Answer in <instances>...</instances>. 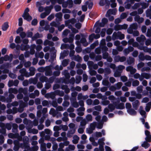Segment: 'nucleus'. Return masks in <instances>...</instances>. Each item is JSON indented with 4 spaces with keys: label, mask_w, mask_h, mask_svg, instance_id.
<instances>
[{
    "label": "nucleus",
    "mask_w": 151,
    "mask_h": 151,
    "mask_svg": "<svg viewBox=\"0 0 151 151\" xmlns=\"http://www.w3.org/2000/svg\"><path fill=\"white\" fill-rule=\"evenodd\" d=\"M19 72L20 73H21V74L23 75L26 77H29L28 72L27 71L25 68H22L20 69L19 70Z\"/></svg>",
    "instance_id": "5701e85b"
},
{
    "label": "nucleus",
    "mask_w": 151,
    "mask_h": 151,
    "mask_svg": "<svg viewBox=\"0 0 151 151\" xmlns=\"http://www.w3.org/2000/svg\"><path fill=\"white\" fill-rule=\"evenodd\" d=\"M146 39L145 37L143 35H141L139 37H137L136 39V40L139 42H144Z\"/></svg>",
    "instance_id": "cd10ccee"
},
{
    "label": "nucleus",
    "mask_w": 151,
    "mask_h": 151,
    "mask_svg": "<svg viewBox=\"0 0 151 151\" xmlns=\"http://www.w3.org/2000/svg\"><path fill=\"white\" fill-rule=\"evenodd\" d=\"M134 20L139 23H141L143 21L144 19L142 17H140L139 15H137L134 17Z\"/></svg>",
    "instance_id": "ea45409f"
},
{
    "label": "nucleus",
    "mask_w": 151,
    "mask_h": 151,
    "mask_svg": "<svg viewBox=\"0 0 151 151\" xmlns=\"http://www.w3.org/2000/svg\"><path fill=\"white\" fill-rule=\"evenodd\" d=\"M52 9V6H47L44 8V10L45 11V13L47 15H48L51 12V9Z\"/></svg>",
    "instance_id": "e433bc0d"
},
{
    "label": "nucleus",
    "mask_w": 151,
    "mask_h": 151,
    "mask_svg": "<svg viewBox=\"0 0 151 151\" xmlns=\"http://www.w3.org/2000/svg\"><path fill=\"white\" fill-rule=\"evenodd\" d=\"M105 140L104 138H102L99 139L98 141V143L99 145V148L101 151H104V149L103 145L104 144V141Z\"/></svg>",
    "instance_id": "f8f14e48"
},
{
    "label": "nucleus",
    "mask_w": 151,
    "mask_h": 151,
    "mask_svg": "<svg viewBox=\"0 0 151 151\" xmlns=\"http://www.w3.org/2000/svg\"><path fill=\"white\" fill-rule=\"evenodd\" d=\"M87 122L85 119H83L80 122V126L85 127Z\"/></svg>",
    "instance_id": "e2e57ef3"
},
{
    "label": "nucleus",
    "mask_w": 151,
    "mask_h": 151,
    "mask_svg": "<svg viewBox=\"0 0 151 151\" xmlns=\"http://www.w3.org/2000/svg\"><path fill=\"white\" fill-rule=\"evenodd\" d=\"M63 41L65 43L69 42L71 43L73 41V37H70L69 38H65L63 40Z\"/></svg>",
    "instance_id": "c756f323"
},
{
    "label": "nucleus",
    "mask_w": 151,
    "mask_h": 151,
    "mask_svg": "<svg viewBox=\"0 0 151 151\" xmlns=\"http://www.w3.org/2000/svg\"><path fill=\"white\" fill-rule=\"evenodd\" d=\"M55 94L56 95H58L59 96L62 97L65 94L64 92L60 90H56L54 91Z\"/></svg>",
    "instance_id": "473e14b6"
},
{
    "label": "nucleus",
    "mask_w": 151,
    "mask_h": 151,
    "mask_svg": "<svg viewBox=\"0 0 151 151\" xmlns=\"http://www.w3.org/2000/svg\"><path fill=\"white\" fill-rule=\"evenodd\" d=\"M127 31L129 34H132L134 37L138 36L139 35V32L137 30H134L129 27L128 28Z\"/></svg>",
    "instance_id": "0eeeda50"
},
{
    "label": "nucleus",
    "mask_w": 151,
    "mask_h": 151,
    "mask_svg": "<svg viewBox=\"0 0 151 151\" xmlns=\"http://www.w3.org/2000/svg\"><path fill=\"white\" fill-rule=\"evenodd\" d=\"M124 38V35L122 34L121 32H114L113 33L112 35V40H114L116 39H119L122 40Z\"/></svg>",
    "instance_id": "f03ea898"
},
{
    "label": "nucleus",
    "mask_w": 151,
    "mask_h": 151,
    "mask_svg": "<svg viewBox=\"0 0 151 151\" xmlns=\"http://www.w3.org/2000/svg\"><path fill=\"white\" fill-rule=\"evenodd\" d=\"M134 48L131 46H129L127 48L123 50V52L124 54L127 55L129 52H132L134 50Z\"/></svg>",
    "instance_id": "a211bd4d"
},
{
    "label": "nucleus",
    "mask_w": 151,
    "mask_h": 151,
    "mask_svg": "<svg viewBox=\"0 0 151 151\" xmlns=\"http://www.w3.org/2000/svg\"><path fill=\"white\" fill-rule=\"evenodd\" d=\"M128 27V25L124 24L123 25H116L114 27V29L116 31H118L122 29H126Z\"/></svg>",
    "instance_id": "9d476101"
},
{
    "label": "nucleus",
    "mask_w": 151,
    "mask_h": 151,
    "mask_svg": "<svg viewBox=\"0 0 151 151\" xmlns=\"http://www.w3.org/2000/svg\"><path fill=\"white\" fill-rule=\"evenodd\" d=\"M62 16V14L61 12H58L56 13L55 15L56 17L55 19L56 21L58 22L61 21Z\"/></svg>",
    "instance_id": "c85d7f7f"
},
{
    "label": "nucleus",
    "mask_w": 151,
    "mask_h": 151,
    "mask_svg": "<svg viewBox=\"0 0 151 151\" xmlns=\"http://www.w3.org/2000/svg\"><path fill=\"white\" fill-rule=\"evenodd\" d=\"M53 130L55 132L53 134V135L55 137H57L59 135L60 133L58 131L60 130L59 127L58 126H55L53 127Z\"/></svg>",
    "instance_id": "aec40b11"
},
{
    "label": "nucleus",
    "mask_w": 151,
    "mask_h": 151,
    "mask_svg": "<svg viewBox=\"0 0 151 151\" xmlns=\"http://www.w3.org/2000/svg\"><path fill=\"white\" fill-rule=\"evenodd\" d=\"M129 80H130L131 81H133V82H132V85L133 86H138L139 84V81L137 80H133V79L132 78L129 79Z\"/></svg>",
    "instance_id": "6e6d98bb"
},
{
    "label": "nucleus",
    "mask_w": 151,
    "mask_h": 151,
    "mask_svg": "<svg viewBox=\"0 0 151 151\" xmlns=\"http://www.w3.org/2000/svg\"><path fill=\"white\" fill-rule=\"evenodd\" d=\"M23 123L26 125V128L28 130L32 128L33 127L32 122L30 120L25 118L23 120Z\"/></svg>",
    "instance_id": "20e7f679"
},
{
    "label": "nucleus",
    "mask_w": 151,
    "mask_h": 151,
    "mask_svg": "<svg viewBox=\"0 0 151 151\" xmlns=\"http://www.w3.org/2000/svg\"><path fill=\"white\" fill-rule=\"evenodd\" d=\"M29 84H32L35 85L37 82L38 80L37 78H31L29 80Z\"/></svg>",
    "instance_id": "4c0bfd02"
},
{
    "label": "nucleus",
    "mask_w": 151,
    "mask_h": 151,
    "mask_svg": "<svg viewBox=\"0 0 151 151\" xmlns=\"http://www.w3.org/2000/svg\"><path fill=\"white\" fill-rule=\"evenodd\" d=\"M150 132L148 130H146L145 131V134L146 136L145 139V140L150 142L151 141V134H150Z\"/></svg>",
    "instance_id": "4be33fe9"
},
{
    "label": "nucleus",
    "mask_w": 151,
    "mask_h": 151,
    "mask_svg": "<svg viewBox=\"0 0 151 151\" xmlns=\"http://www.w3.org/2000/svg\"><path fill=\"white\" fill-rule=\"evenodd\" d=\"M28 133H32L33 134H37L38 132V130L35 129L30 128L27 130Z\"/></svg>",
    "instance_id": "3c124183"
},
{
    "label": "nucleus",
    "mask_w": 151,
    "mask_h": 151,
    "mask_svg": "<svg viewBox=\"0 0 151 151\" xmlns=\"http://www.w3.org/2000/svg\"><path fill=\"white\" fill-rule=\"evenodd\" d=\"M127 111L128 113L131 115H135L137 114V112L132 108L128 109Z\"/></svg>",
    "instance_id": "49530a36"
},
{
    "label": "nucleus",
    "mask_w": 151,
    "mask_h": 151,
    "mask_svg": "<svg viewBox=\"0 0 151 151\" xmlns=\"http://www.w3.org/2000/svg\"><path fill=\"white\" fill-rule=\"evenodd\" d=\"M22 141L23 143H21V147L22 148L25 149L27 147H29V138L27 136L24 137Z\"/></svg>",
    "instance_id": "7ed1b4c3"
},
{
    "label": "nucleus",
    "mask_w": 151,
    "mask_h": 151,
    "mask_svg": "<svg viewBox=\"0 0 151 151\" xmlns=\"http://www.w3.org/2000/svg\"><path fill=\"white\" fill-rule=\"evenodd\" d=\"M39 147L37 145H35L30 147L29 145V147H27L25 149H27V150L28 151H37Z\"/></svg>",
    "instance_id": "a878e982"
},
{
    "label": "nucleus",
    "mask_w": 151,
    "mask_h": 151,
    "mask_svg": "<svg viewBox=\"0 0 151 151\" xmlns=\"http://www.w3.org/2000/svg\"><path fill=\"white\" fill-rule=\"evenodd\" d=\"M122 85L123 84L121 82H119L115 84L114 85V86H115L116 90H119L121 87Z\"/></svg>",
    "instance_id": "69168bd1"
},
{
    "label": "nucleus",
    "mask_w": 151,
    "mask_h": 151,
    "mask_svg": "<svg viewBox=\"0 0 151 151\" xmlns=\"http://www.w3.org/2000/svg\"><path fill=\"white\" fill-rule=\"evenodd\" d=\"M8 23L7 22H5L2 26V29L4 31H6L8 29Z\"/></svg>",
    "instance_id": "0e129e2a"
},
{
    "label": "nucleus",
    "mask_w": 151,
    "mask_h": 151,
    "mask_svg": "<svg viewBox=\"0 0 151 151\" xmlns=\"http://www.w3.org/2000/svg\"><path fill=\"white\" fill-rule=\"evenodd\" d=\"M134 59L132 57H129L127 60V62L128 64H134Z\"/></svg>",
    "instance_id": "a19ab883"
},
{
    "label": "nucleus",
    "mask_w": 151,
    "mask_h": 151,
    "mask_svg": "<svg viewBox=\"0 0 151 151\" xmlns=\"http://www.w3.org/2000/svg\"><path fill=\"white\" fill-rule=\"evenodd\" d=\"M73 144H77L79 139V137L76 135H75L73 137Z\"/></svg>",
    "instance_id": "8fccbe9b"
},
{
    "label": "nucleus",
    "mask_w": 151,
    "mask_h": 151,
    "mask_svg": "<svg viewBox=\"0 0 151 151\" xmlns=\"http://www.w3.org/2000/svg\"><path fill=\"white\" fill-rule=\"evenodd\" d=\"M17 133L13 134V133H10L8 134V137L9 138H12V139H14L16 138L17 137Z\"/></svg>",
    "instance_id": "774afa93"
},
{
    "label": "nucleus",
    "mask_w": 151,
    "mask_h": 151,
    "mask_svg": "<svg viewBox=\"0 0 151 151\" xmlns=\"http://www.w3.org/2000/svg\"><path fill=\"white\" fill-rule=\"evenodd\" d=\"M62 74L64 76L66 79H69L70 77L69 73L67 70H65L62 72Z\"/></svg>",
    "instance_id": "de8ad7c7"
},
{
    "label": "nucleus",
    "mask_w": 151,
    "mask_h": 151,
    "mask_svg": "<svg viewBox=\"0 0 151 151\" xmlns=\"http://www.w3.org/2000/svg\"><path fill=\"white\" fill-rule=\"evenodd\" d=\"M60 130L62 129L63 130L66 131H67L68 129V126L66 125H61L60 126H58Z\"/></svg>",
    "instance_id": "680f3d73"
},
{
    "label": "nucleus",
    "mask_w": 151,
    "mask_h": 151,
    "mask_svg": "<svg viewBox=\"0 0 151 151\" xmlns=\"http://www.w3.org/2000/svg\"><path fill=\"white\" fill-rule=\"evenodd\" d=\"M126 70L128 72H130V74H134L137 71L135 68H134L132 66H131L127 67Z\"/></svg>",
    "instance_id": "6ab92c4d"
},
{
    "label": "nucleus",
    "mask_w": 151,
    "mask_h": 151,
    "mask_svg": "<svg viewBox=\"0 0 151 151\" xmlns=\"http://www.w3.org/2000/svg\"><path fill=\"white\" fill-rule=\"evenodd\" d=\"M75 79L74 77H72L69 81L64 80V83L66 84H68L69 83L73 85L75 83Z\"/></svg>",
    "instance_id": "f704fd0d"
},
{
    "label": "nucleus",
    "mask_w": 151,
    "mask_h": 151,
    "mask_svg": "<svg viewBox=\"0 0 151 151\" xmlns=\"http://www.w3.org/2000/svg\"><path fill=\"white\" fill-rule=\"evenodd\" d=\"M88 97V96L87 95H83L82 93H80L78 95L77 99L78 100H85L87 99Z\"/></svg>",
    "instance_id": "393cba45"
},
{
    "label": "nucleus",
    "mask_w": 151,
    "mask_h": 151,
    "mask_svg": "<svg viewBox=\"0 0 151 151\" xmlns=\"http://www.w3.org/2000/svg\"><path fill=\"white\" fill-rule=\"evenodd\" d=\"M80 42L81 43H82L83 45L85 46H87L88 44V43L86 41V39L84 37L81 38L80 40Z\"/></svg>",
    "instance_id": "4d7b16f0"
},
{
    "label": "nucleus",
    "mask_w": 151,
    "mask_h": 151,
    "mask_svg": "<svg viewBox=\"0 0 151 151\" xmlns=\"http://www.w3.org/2000/svg\"><path fill=\"white\" fill-rule=\"evenodd\" d=\"M45 97L47 99L50 98L52 99H54L55 97V94L54 91L48 93L46 94L45 95Z\"/></svg>",
    "instance_id": "dca6fc26"
},
{
    "label": "nucleus",
    "mask_w": 151,
    "mask_h": 151,
    "mask_svg": "<svg viewBox=\"0 0 151 151\" xmlns=\"http://www.w3.org/2000/svg\"><path fill=\"white\" fill-rule=\"evenodd\" d=\"M76 131V129H72L69 130L67 133V136L68 137H71L74 134Z\"/></svg>",
    "instance_id": "79ce46f5"
},
{
    "label": "nucleus",
    "mask_w": 151,
    "mask_h": 151,
    "mask_svg": "<svg viewBox=\"0 0 151 151\" xmlns=\"http://www.w3.org/2000/svg\"><path fill=\"white\" fill-rule=\"evenodd\" d=\"M48 80V78L44 75L41 76L39 79V80L42 83H43L45 82H47Z\"/></svg>",
    "instance_id": "09e8293b"
},
{
    "label": "nucleus",
    "mask_w": 151,
    "mask_h": 151,
    "mask_svg": "<svg viewBox=\"0 0 151 151\" xmlns=\"http://www.w3.org/2000/svg\"><path fill=\"white\" fill-rule=\"evenodd\" d=\"M74 48V45L73 44H71L69 45L68 44L63 43L61 44L60 48L62 50L64 49H70V50H73Z\"/></svg>",
    "instance_id": "1a4fd4ad"
},
{
    "label": "nucleus",
    "mask_w": 151,
    "mask_h": 151,
    "mask_svg": "<svg viewBox=\"0 0 151 151\" xmlns=\"http://www.w3.org/2000/svg\"><path fill=\"white\" fill-rule=\"evenodd\" d=\"M13 143L14 146L13 148V150L15 151H17L20 147L22 148L21 147V143L20 144L18 140H14V141Z\"/></svg>",
    "instance_id": "ddd939ff"
},
{
    "label": "nucleus",
    "mask_w": 151,
    "mask_h": 151,
    "mask_svg": "<svg viewBox=\"0 0 151 151\" xmlns=\"http://www.w3.org/2000/svg\"><path fill=\"white\" fill-rule=\"evenodd\" d=\"M102 84L104 86H108L110 83L107 78H104L102 81Z\"/></svg>",
    "instance_id": "5fc2aeb1"
},
{
    "label": "nucleus",
    "mask_w": 151,
    "mask_h": 151,
    "mask_svg": "<svg viewBox=\"0 0 151 151\" xmlns=\"http://www.w3.org/2000/svg\"><path fill=\"white\" fill-rule=\"evenodd\" d=\"M18 91L19 93H23L24 94L26 95L27 93L28 89L27 88H20L19 89Z\"/></svg>",
    "instance_id": "72a5a7b5"
},
{
    "label": "nucleus",
    "mask_w": 151,
    "mask_h": 151,
    "mask_svg": "<svg viewBox=\"0 0 151 151\" xmlns=\"http://www.w3.org/2000/svg\"><path fill=\"white\" fill-rule=\"evenodd\" d=\"M108 22V20L107 19L105 18H104L102 19L101 22H100L99 21H98L95 23L94 26L96 25V26L104 27Z\"/></svg>",
    "instance_id": "6e6552de"
},
{
    "label": "nucleus",
    "mask_w": 151,
    "mask_h": 151,
    "mask_svg": "<svg viewBox=\"0 0 151 151\" xmlns=\"http://www.w3.org/2000/svg\"><path fill=\"white\" fill-rule=\"evenodd\" d=\"M12 132H15L17 131L18 125L16 124L13 123L12 124Z\"/></svg>",
    "instance_id": "603ef678"
},
{
    "label": "nucleus",
    "mask_w": 151,
    "mask_h": 151,
    "mask_svg": "<svg viewBox=\"0 0 151 151\" xmlns=\"http://www.w3.org/2000/svg\"><path fill=\"white\" fill-rule=\"evenodd\" d=\"M43 45L44 46H50L52 47L54 45V43L52 41L49 40H48L46 39L44 42Z\"/></svg>",
    "instance_id": "b1692460"
},
{
    "label": "nucleus",
    "mask_w": 151,
    "mask_h": 151,
    "mask_svg": "<svg viewBox=\"0 0 151 151\" xmlns=\"http://www.w3.org/2000/svg\"><path fill=\"white\" fill-rule=\"evenodd\" d=\"M85 119L87 122L92 121L93 120L92 115L90 114H87L86 116Z\"/></svg>",
    "instance_id": "bf43d9fd"
},
{
    "label": "nucleus",
    "mask_w": 151,
    "mask_h": 151,
    "mask_svg": "<svg viewBox=\"0 0 151 151\" xmlns=\"http://www.w3.org/2000/svg\"><path fill=\"white\" fill-rule=\"evenodd\" d=\"M148 142V141L147 140L144 141L141 144L142 147L145 149L148 148L150 146V144Z\"/></svg>",
    "instance_id": "58836bf2"
},
{
    "label": "nucleus",
    "mask_w": 151,
    "mask_h": 151,
    "mask_svg": "<svg viewBox=\"0 0 151 151\" xmlns=\"http://www.w3.org/2000/svg\"><path fill=\"white\" fill-rule=\"evenodd\" d=\"M8 92L9 93L12 94V93H13L14 94H16L18 93V90L16 88H9Z\"/></svg>",
    "instance_id": "c03bdc74"
},
{
    "label": "nucleus",
    "mask_w": 151,
    "mask_h": 151,
    "mask_svg": "<svg viewBox=\"0 0 151 151\" xmlns=\"http://www.w3.org/2000/svg\"><path fill=\"white\" fill-rule=\"evenodd\" d=\"M72 60L77 61L78 62H80L81 60V57L79 56L78 55L77 56L74 55L73 57L72 58Z\"/></svg>",
    "instance_id": "13d9d810"
},
{
    "label": "nucleus",
    "mask_w": 151,
    "mask_h": 151,
    "mask_svg": "<svg viewBox=\"0 0 151 151\" xmlns=\"http://www.w3.org/2000/svg\"><path fill=\"white\" fill-rule=\"evenodd\" d=\"M29 73L28 72L29 77L34 76L35 73V69L33 67H31L29 69Z\"/></svg>",
    "instance_id": "2f4dec72"
},
{
    "label": "nucleus",
    "mask_w": 151,
    "mask_h": 151,
    "mask_svg": "<svg viewBox=\"0 0 151 151\" xmlns=\"http://www.w3.org/2000/svg\"><path fill=\"white\" fill-rule=\"evenodd\" d=\"M139 104L140 103L138 100H136L132 103L133 107L136 110L137 109Z\"/></svg>",
    "instance_id": "7c9ffc66"
},
{
    "label": "nucleus",
    "mask_w": 151,
    "mask_h": 151,
    "mask_svg": "<svg viewBox=\"0 0 151 151\" xmlns=\"http://www.w3.org/2000/svg\"><path fill=\"white\" fill-rule=\"evenodd\" d=\"M45 75L47 76H50L52 75V72L50 66L45 67Z\"/></svg>",
    "instance_id": "2eb2a0df"
},
{
    "label": "nucleus",
    "mask_w": 151,
    "mask_h": 151,
    "mask_svg": "<svg viewBox=\"0 0 151 151\" xmlns=\"http://www.w3.org/2000/svg\"><path fill=\"white\" fill-rule=\"evenodd\" d=\"M29 11V9L28 8H27L25 9L24 14L22 15V17L24 19L28 21H30L32 19V17L30 16L28 12Z\"/></svg>",
    "instance_id": "423d86ee"
},
{
    "label": "nucleus",
    "mask_w": 151,
    "mask_h": 151,
    "mask_svg": "<svg viewBox=\"0 0 151 151\" xmlns=\"http://www.w3.org/2000/svg\"><path fill=\"white\" fill-rule=\"evenodd\" d=\"M88 63L94 69L96 70L98 68V65L97 64H94L93 61H88Z\"/></svg>",
    "instance_id": "864d4df0"
},
{
    "label": "nucleus",
    "mask_w": 151,
    "mask_h": 151,
    "mask_svg": "<svg viewBox=\"0 0 151 151\" xmlns=\"http://www.w3.org/2000/svg\"><path fill=\"white\" fill-rule=\"evenodd\" d=\"M132 45L134 47H137L139 49L143 50L144 52H148L151 54V48H149L147 46H144L143 44L139 45L138 42H134Z\"/></svg>",
    "instance_id": "f257e3e1"
},
{
    "label": "nucleus",
    "mask_w": 151,
    "mask_h": 151,
    "mask_svg": "<svg viewBox=\"0 0 151 151\" xmlns=\"http://www.w3.org/2000/svg\"><path fill=\"white\" fill-rule=\"evenodd\" d=\"M75 22V19L74 18H72L66 21L65 22V24L67 25L71 23L72 24H73Z\"/></svg>",
    "instance_id": "052dcab7"
},
{
    "label": "nucleus",
    "mask_w": 151,
    "mask_h": 151,
    "mask_svg": "<svg viewBox=\"0 0 151 151\" xmlns=\"http://www.w3.org/2000/svg\"><path fill=\"white\" fill-rule=\"evenodd\" d=\"M35 56L36 58H42L44 56V53L42 52H36L35 53Z\"/></svg>",
    "instance_id": "c9c22d12"
},
{
    "label": "nucleus",
    "mask_w": 151,
    "mask_h": 151,
    "mask_svg": "<svg viewBox=\"0 0 151 151\" xmlns=\"http://www.w3.org/2000/svg\"><path fill=\"white\" fill-rule=\"evenodd\" d=\"M151 77V75L150 73H141V77L140 78V81H142L143 80L144 78L147 79H149Z\"/></svg>",
    "instance_id": "4468645a"
},
{
    "label": "nucleus",
    "mask_w": 151,
    "mask_h": 151,
    "mask_svg": "<svg viewBox=\"0 0 151 151\" xmlns=\"http://www.w3.org/2000/svg\"><path fill=\"white\" fill-rule=\"evenodd\" d=\"M116 12V11L114 9H109L107 11L105 16L107 17H109L111 14H115Z\"/></svg>",
    "instance_id": "412c9836"
},
{
    "label": "nucleus",
    "mask_w": 151,
    "mask_h": 151,
    "mask_svg": "<svg viewBox=\"0 0 151 151\" xmlns=\"http://www.w3.org/2000/svg\"><path fill=\"white\" fill-rule=\"evenodd\" d=\"M126 58L124 56L121 57L119 55H117L115 56L114 60L115 62H122L126 61Z\"/></svg>",
    "instance_id": "9b49d317"
},
{
    "label": "nucleus",
    "mask_w": 151,
    "mask_h": 151,
    "mask_svg": "<svg viewBox=\"0 0 151 151\" xmlns=\"http://www.w3.org/2000/svg\"><path fill=\"white\" fill-rule=\"evenodd\" d=\"M12 125L9 123H7L6 124L2 123L0 122V127H5L8 130H9L11 129Z\"/></svg>",
    "instance_id": "f3484780"
},
{
    "label": "nucleus",
    "mask_w": 151,
    "mask_h": 151,
    "mask_svg": "<svg viewBox=\"0 0 151 151\" xmlns=\"http://www.w3.org/2000/svg\"><path fill=\"white\" fill-rule=\"evenodd\" d=\"M3 57L4 58L5 61H11L13 58V56L12 54H11L9 56L8 55H6Z\"/></svg>",
    "instance_id": "bb28decb"
},
{
    "label": "nucleus",
    "mask_w": 151,
    "mask_h": 151,
    "mask_svg": "<svg viewBox=\"0 0 151 151\" xmlns=\"http://www.w3.org/2000/svg\"><path fill=\"white\" fill-rule=\"evenodd\" d=\"M15 97L14 95L12 93H9L8 97L6 99V102L7 103L11 102L12 101V99Z\"/></svg>",
    "instance_id": "a18cd8bd"
},
{
    "label": "nucleus",
    "mask_w": 151,
    "mask_h": 151,
    "mask_svg": "<svg viewBox=\"0 0 151 151\" xmlns=\"http://www.w3.org/2000/svg\"><path fill=\"white\" fill-rule=\"evenodd\" d=\"M96 125V122H93L91 123L89 127L87 128L86 129L87 133L89 134L92 133L93 131L95 129Z\"/></svg>",
    "instance_id": "39448f33"
},
{
    "label": "nucleus",
    "mask_w": 151,
    "mask_h": 151,
    "mask_svg": "<svg viewBox=\"0 0 151 151\" xmlns=\"http://www.w3.org/2000/svg\"><path fill=\"white\" fill-rule=\"evenodd\" d=\"M63 117L62 118V120L65 122L68 121V114L67 112H65L63 113Z\"/></svg>",
    "instance_id": "37998d69"
},
{
    "label": "nucleus",
    "mask_w": 151,
    "mask_h": 151,
    "mask_svg": "<svg viewBox=\"0 0 151 151\" xmlns=\"http://www.w3.org/2000/svg\"><path fill=\"white\" fill-rule=\"evenodd\" d=\"M125 107L124 104L121 103L119 104L116 106V108L117 109H122Z\"/></svg>",
    "instance_id": "338daca9"
}]
</instances>
